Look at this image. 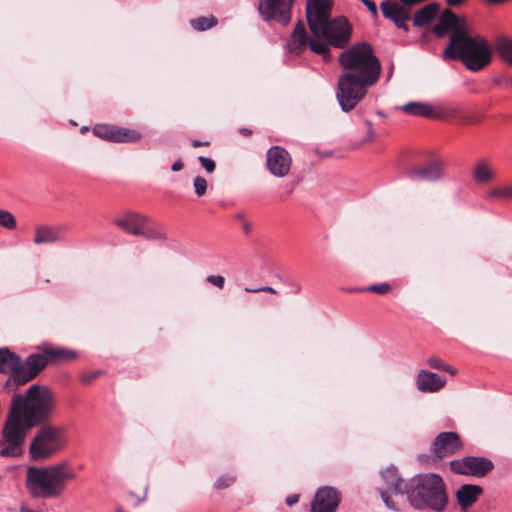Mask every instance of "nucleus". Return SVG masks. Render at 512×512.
<instances>
[{
    "mask_svg": "<svg viewBox=\"0 0 512 512\" xmlns=\"http://www.w3.org/2000/svg\"><path fill=\"white\" fill-rule=\"evenodd\" d=\"M55 407V395L46 386L33 384L25 393H14L2 431L0 455H19L29 430L36 426L41 427L29 446L32 460L45 461L64 450L68 445L66 427L47 423Z\"/></svg>",
    "mask_w": 512,
    "mask_h": 512,
    "instance_id": "f257e3e1",
    "label": "nucleus"
},
{
    "mask_svg": "<svg viewBox=\"0 0 512 512\" xmlns=\"http://www.w3.org/2000/svg\"><path fill=\"white\" fill-rule=\"evenodd\" d=\"M343 71L339 75L336 97L344 112L361 102L369 87L380 78L382 66L368 42H359L344 50L338 58Z\"/></svg>",
    "mask_w": 512,
    "mask_h": 512,
    "instance_id": "f03ea898",
    "label": "nucleus"
},
{
    "mask_svg": "<svg viewBox=\"0 0 512 512\" xmlns=\"http://www.w3.org/2000/svg\"><path fill=\"white\" fill-rule=\"evenodd\" d=\"M76 472L69 461H60L47 466H29L25 474V488L35 499L54 500L61 498Z\"/></svg>",
    "mask_w": 512,
    "mask_h": 512,
    "instance_id": "7ed1b4c3",
    "label": "nucleus"
},
{
    "mask_svg": "<svg viewBox=\"0 0 512 512\" xmlns=\"http://www.w3.org/2000/svg\"><path fill=\"white\" fill-rule=\"evenodd\" d=\"M407 500L415 509L442 512L448 504L446 484L435 473L419 474L405 485Z\"/></svg>",
    "mask_w": 512,
    "mask_h": 512,
    "instance_id": "20e7f679",
    "label": "nucleus"
},
{
    "mask_svg": "<svg viewBox=\"0 0 512 512\" xmlns=\"http://www.w3.org/2000/svg\"><path fill=\"white\" fill-rule=\"evenodd\" d=\"M443 60H460L470 71H480L486 67L492 59L490 45L480 35H472L468 28L464 36H461L449 55L442 53Z\"/></svg>",
    "mask_w": 512,
    "mask_h": 512,
    "instance_id": "39448f33",
    "label": "nucleus"
},
{
    "mask_svg": "<svg viewBox=\"0 0 512 512\" xmlns=\"http://www.w3.org/2000/svg\"><path fill=\"white\" fill-rule=\"evenodd\" d=\"M323 32H311V34L318 39V42H313L311 51L323 57L328 61L331 57L330 48L344 49L348 47L353 28L348 19L344 16H338L330 19L322 24Z\"/></svg>",
    "mask_w": 512,
    "mask_h": 512,
    "instance_id": "423d86ee",
    "label": "nucleus"
},
{
    "mask_svg": "<svg viewBox=\"0 0 512 512\" xmlns=\"http://www.w3.org/2000/svg\"><path fill=\"white\" fill-rule=\"evenodd\" d=\"M438 16L432 31L438 38H443L450 34L449 43L443 51L446 55H449L452 47L455 46L461 36H464L469 25L465 17L456 15L449 8L444 9Z\"/></svg>",
    "mask_w": 512,
    "mask_h": 512,
    "instance_id": "0eeeda50",
    "label": "nucleus"
},
{
    "mask_svg": "<svg viewBox=\"0 0 512 512\" xmlns=\"http://www.w3.org/2000/svg\"><path fill=\"white\" fill-rule=\"evenodd\" d=\"M463 447L460 436L453 431L439 433L430 445V456H419L420 461L441 460L457 453Z\"/></svg>",
    "mask_w": 512,
    "mask_h": 512,
    "instance_id": "6e6552de",
    "label": "nucleus"
},
{
    "mask_svg": "<svg viewBox=\"0 0 512 512\" xmlns=\"http://www.w3.org/2000/svg\"><path fill=\"white\" fill-rule=\"evenodd\" d=\"M451 471L456 474L482 478L493 470V462L485 457L466 456L449 463Z\"/></svg>",
    "mask_w": 512,
    "mask_h": 512,
    "instance_id": "1a4fd4ad",
    "label": "nucleus"
},
{
    "mask_svg": "<svg viewBox=\"0 0 512 512\" xmlns=\"http://www.w3.org/2000/svg\"><path fill=\"white\" fill-rule=\"evenodd\" d=\"M295 0H259L258 11L263 20H274L287 25Z\"/></svg>",
    "mask_w": 512,
    "mask_h": 512,
    "instance_id": "9d476101",
    "label": "nucleus"
},
{
    "mask_svg": "<svg viewBox=\"0 0 512 512\" xmlns=\"http://www.w3.org/2000/svg\"><path fill=\"white\" fill-rule=\"evenodd\" d=\"M382 479L385 488L379 489L380 496L385 505L391 510H398L396 502L392 500V496H403L406 494L405 485L407 483L398 475L395 468H387L382 472Z\"/></svg>",
    "mask_w": 512,
    "mask_h": 512,
    "instance_id": "9b49d317",
    "label": "nucleus"
},
{
    "mask_svg": "<svg viewBox=\"0 0 512 512\" xmlns=\"http://www.w3.org/2000/svg\"><path fill=\"white\" fill-rule=\"evenodd\" d=\"M333 0H307L306 18L310 32H323L322 24L332 19Z\"/></svg>",
    "mask_w": 512,
    "mask_h": 512,
    "instance_id": "f8f14e48",
    "label": "nucleus"
},
{
    "mask_svg": "<svg viewBox=\"0 0 512 512\" xmlns=\"http://www.w3.org/2000/svg\"><path fill=\"white\" fill-rule=\"evenodd\" d=\"M21 367V358L9 350L7 347L0 348V373H9V378L2 386L4 393L15 392L17 389L19 368Z\"/></svg>",
    "mask_w": 512,
    "mask_h": 512,
    "instance_id": "ddd939ff",
    "label": "nucleus"
},
{
    "mask_svg": "<svg viewBox=\"0 0 512 512\" xmlns=\"http://www.w3.org/2000/svg\"><path fill=\"white\" fill-rule=\"evenodd\" d=\"M340 502L341 494L337 489L320 487L311 502V512H336Z\"/></svg>",
    "mask_w": 512,
    "mask_h": 512,
    "instance_id": "4468645a",
    "label": "nucleus"
},
{
    "mask_svg": "<svg viewBox=\"0 0 512 512\" xmlns=\"http://www.w3.org/2000/svg\"><path fill=\"white\" fill-rule=\"evenodd\" d=\"M292 159L289 152L280 146H273L267 151V167L276 177H285L291 168Z\"/></svg>",
    "mask_w": 512,
    "mask_h": 512,
    "instance_id": "2eb2a0df",
    "label": "nucleus"
},
{
    "mask_svg": "<svg viewBox=\"0 0 512 512\" xmlns=\"http://www.w3.org/2000/svg\"><path fill=\"white\" fill-rule=\"evenodd\" d=\"M47 364L48 362L44 352L42 354H31L24 362L21 360V367L17 375V388L35 379Z\"/></svg>",
    "mask_w": 512,
    "mask_h": 512,
    "instance_id": "dca6fc26",
    "label": "nucleus"
},
{
    "mask_svg": "<svg viewBox=\"0 0 512 512\" xmlns=\"http://www.w3.org/2000/svg\"><path fill=\"white\" fill-rule=\"evenodd\" d=\"M380 9L386 19L391 20L394 24L404 31L409 30L407 21L410 20V8L396 2L395 0H385L380 4Z\"/></svg>",
    "mask_w": 512,
    "mask_h": 512,
    "instance_id": "f3484780",
    "label": "nucleus"
},
{
    "mask_svg": "<svg viewBox=\"0 0 512 512\" xmlns=\"http://www.w3.org/2000/svg\"><path fill=\"white\" fill-rule=\"evenodd\" d=\"M445 163L441 160L430 161L423 165L413 167L408 172V177L414 181L434 182L442 179Z\"/></svg>",
    "mask_w": 512,
    "mask_h": 512,
    "instance_id": "a211bd4d",
    "label": "nucleus"
},
{
    "mask_svg": "<svg viewBox=\"0 0 512 512\" xmlns=\"http://www.w3.org/2000/svg\"><path fill=\"white\" fill-rule=\"evenodd\" d=\"M313 42H318V39L313 35L310 37L306 31L304 23L298 22L292 32L288 43V49L291 53L300 54L307 48L311 50Z\"/></svg>",
    "mask_w": 512,
    "mask_h": 512,
    "instance_id": "6ab92c4d",
    "label": "nucleus"
},
{
    "mask_svg": "<svg viewBox=\"0 0 512 512\" xmlns=\"http://www.w3.org/2000/svg\"><path fill=\"white\" fill-rule=\"evenodd\" d=\"M148 218L144 215L127 212L115 219L114 223L126 233L139 236Z\"/></svg>",
    "mask_w": 512,
    "mask_h": 512,
    "instance_id": "aec40b11",
    "label": "nucleus"
},
{
    "mask_svg": "<svg viewBox=\"0 0 512 512\" xmlns=\"http://www.w3.org/2000/svg\"><path fill=\"white\" fill-rule=\"evenodd\" d=\"M446 384V378L426 370L419 371L416 386L420 392L434 393L442 389Z\"/></svg>",
    "mask_w": 512,
    "mask_h": 512,
    "instance_id": "412c9836",
    "label": "nucleus"
},
{
    "mask_svg": "<svg viewBox=\"0 0 512 512\" xmlns=\"http://www.w3.org/2000/svg\"><path fill=\"white\" fill-rule=\"evenodd\" d=\"M399 109L408 115L429 119H442L446 116L442 111H438L432 105L423 102H408L400 106Z\"/></svg>",
    "mask_w": 512,
    "mask_h": 512,
    "instance_id": "4be33fe9",
    "label": "nucleus"
},
{
    "mask_svg": "<svg viewBox=\"0 0 512 512\" xmlns=\"http://www.w3.org/2000/svg\"><path fill=\"white\" fill-rule=\"evenodd\" d=\"M64 226L40 225L35 228L33 242L36 245L64 241Z\"/></svg>",
    "mask_w": 512,
    "mask_h": 512,
    "instance_id": "5701e85b",
    "label": "nucleus"
},
{
    "mask_svg": "<svg viewBox=\"0 0 512 512\" xmlns=\"http://www.w3.org/2000/svg\"><path fill=\"white\" fill-rule=\"evenodd\" d=\"M440 9V4L437 2H430L418 9L412 17L413 26L422 28L431 24L440 14Z\"/></svg>",
    "mask_w": 512,
    "mask_h": 512,
    "instance_id": "b1692460",
    "label": "nucleus"
},
{
    "mask_svg": "<svg viewBox=\"0 0 512 512\" xmlns=\"http://www.w3.org/2000/svg\"><path fill=\"white\" fill-rule=\"evenodd\" d=\"M481 493L482 488L480 486L465 484L458 489L456 497L459 505L462 508H467L476 502Z\"/></svg>",
    "mask_w": 512,
    "mask_h": 512,
    "instance_id": "393cba45",
    "label": "nucleus"
},
{
    "mask_svg": "<svg viewBox=\"0 0 512 512\" xmlns=\"http://www.w3.org/2000/svg\"><path fill=\"white\" fill-rule=\"evenodd\" d=\"M472 176L476 183L484 184L494 179L495 171L491 166L490 161L483 158L476 162L473 168Z\"/></svg>",
    "mask_w": 512,
    "mask_h": 512,
    "instance_id": "a878e982",
    "label": "nucleus"
},
{
    "mask_svg": "<svg viewBox=\"0 0 512 512\" xmlns=\"http://www.w3.org/2000/svg\"><path fill=\"white\" fill-rule=\"evenodd\" d=\"M142 135L134 129L113 126L109 141L114 143H135L140 141Z\"/></svg>",
    "mask_w": 512,
    "mask_h": 512,
    "instance_id": "bb28decb",
    "label": "nucleus"
},
{
    "mask_svg": "<svg viewBox=\"0 0 512 512\" xmlns=\"http://www.w3.org/2000/svg\"><path fill=\"white\" fill-rule=\"evenodd\" d=\"M189 23L195 31L203 32L217 26L218 19L214 15L200 16L191 19Z\"/></svg>",
    "mask_w": 512,
    "mask_h": 512,
    "instance_id": "cd10ccee",
    "label": "nucleus"
},
{
    "mask_svg": "<svg viewBox=\"0 0 512 512\" xmlns=\"http://www.w3.org/2000/svg\"><path fill=\"white\" fill-rule=\"evenodd\" d=\"M495 48L505 61L512 64V38L499 36L496 39Z\"/></svg>",
    "mask_w": 512,
    "mask_h": 512,
    "instance_id": "c85d7f7f",
    "label": "nucleus"
},
{
    "mask_svg": "<svg viewBox=\"0 0 512 512\" xmlns=\"http://www.w3.org/2000/svg\"><path fill=\"white\" fill-rule=\"evenodd\" d=\"M44 354L46 356L47 362L71 360L76 358L75 352L63 348H48L44 350Z\"/></svg>",
    "mask_w": 512,
    "mask_h": 512,
    "instance_id": "c756f323",
    "label": "nucleus"
},
{
    "mask_svg": "<svg viewBox=\"0 0 512 512\" xmlns=\"http://www.w3.org/2000/svg\"><path fill=\"white\" fill-rule=\"evenodd\" d=\"M487 198L502 201L512 200V183L503 184L491 189L487 194Z\"/></svg>",
    "mask_w": 512,
    "mask_h": 512,
    "instance_id": "7c9ffc66",
    "label": "nucleus"
},
{
    "mask_svg": "<svg viewBox=\"0 0 512 512\" xmlns=\"http://www.w3.org/2000/svg\"><path fill=\"white\" fill-rule=\"evenodd\" d=\"M139 236H143L149 240L165 241L167 239L166 233L157 226H150L148 222L145 223Z\"/></svg>",
    "mask_w": 512,
    "mask_h": 512,
    "instance_id": "2f4dec72",
    "label": "nucleus"
},
{
    "mask_svg": "<svg viewBox=\"0 0 512 512\" xmlns=\"http://www.w3.org/2000/svg\"><path fill=\"white\" fill-rule=\"evenodd\" d=\"M391 287L388 283L373 284L364 288L351 289V292H373L379 295H385L389 293Z\"/></svg>",
    "mask_w": 512,
    "mask_h": 512,
    "instance_id": "473e14b6",
    "label": "nucleus"
},
{
    "mask_svg": "<svg viewBox=\"0 0 512 512\" xmlns=\"http://www.w3.org/2000/svg\"><path fill=\"white\" fill-rule=\"evenodd\" d=\"M113 126L110 124H97L93 127V134L98 138L109 141L110 135L113 131Z\"/></svg>",
    "mask_w": 512,
    "mask_h": 512,
    "instance_id": "72a5a7b5",
    "label": "nucleus"
},
{
    "mask_svg": "<svg viewBox=\"0 0 512 512\" xmlns=\"http://www.w3.org/2000/svg\"><path fill=\"white\" fill-rule=\"evenodd\" d=\"M0 225L6 229L12 230L16 227V219L11 212L0 209Z\"/></svg>",
    "mask_w": 512,
    "mask_h": 512,
    "instance_id": "f704fd0d",
    "label": "nucleus"
},
{
    "mask_svg": "<svg viewBox=\"0 0 512 512\" xmlns=\"http://www.w3.org/2000/svg\"><path fill=\"white\" fill-rule=\"evenodd\" d=\"M193 186H194L195 193L199 197L203 196L207 191V181L202 176H197L194 178Z\"/></svg>",
    "mask_w": 512,
    "mask_h": 512,
    "instance_id": "c9c22d12",
    "label": "nucleus"
},
{
    "mask_svg": "<svg viewBox=\"0 0 512 512\" xmlns=\"http://www.w3.org/2000/svg\"><path fill=\"white\" fill-rule=\"evenodd\" d=\"M234 482H235V476L222 475L216 480L214 486L216 489H225V488H228L230 485H232Z\"/></svg>",
    "mask_w": 512,
    "mask_h": 512,
    "instance_id": "e433bc0d",
    "label": "nucleus"
},
{
    "mask_svg": "<svg viewBox=\"0 0 512 512\" xmlns=\"http://www.w3.org/2000/svg\"><path fill=\"white\" fill-rule=\"evenodd\" d=\"M365 126H366V136L362 139L361 145L373 141V139L375 137V131L373 129L372 122L369 120H366Z\"/></svg>",
    "mask_w": 512,
    "mask_h": 512,
    "instance_id": "4c0bfd02",
    "label": "nucleus"
},
{
    "mask_svg": "<svg viewBox=\"0 0 512 512\" xmlns=\"http://www.w3.org/2000/svg\"><path fill=\"white\" fill-rule=\"evenodd\" d=\"M198 160H199L201 166L208 173H212L215 170L216 165H215V162L212 159L204 157V156H200V157H198Z\"/></svg>",
    "mask_w": 512,
    "mask_h": 512,
    "instance_id": "58836bf2",
    "label": "nucleus"
},
{
    "mask_svg": "<svg viewBox=\"0 0 512 512\" xmlns=\"http://www.w3.org/2000/svg\"><path fill=\"white\" fill-rule=\"evenodd\" d=\"M206 281L219 289H222L224 287L225 279L221 275H209L206 278Z\"/></svg>",
    "mask_w": 512,
    "mask_h": 512,
    "instance_id": "ea45409f",
    "label": "nucleus"
},
{
    "mask_svg": "<svg viewBox=\"0 0 512 512\" xmlns=\"http://www.w3.org/2000/svg\"><path fill=\"white\" fill-rule=\"evenodd\" d=\"M428 365L432 369L442 370L445 363L437 356H432L428 359Z\"/></svg>",
    "mask_w": 512,
    "mask_h": 512,
    "instance_id": "a19ab883",
    "label": "nucleus"
},
{
    "mask_svg": "<svg viewBox=\"0 0 512 512\" xmlns=\"http://www.w3.org/2000/svg\"><path fill=\"white\" fill-rule=\"evenodd\" d=\"M361 2L367 7L373 17L378 16L377 6L372 0H361Z\"/></svg>",
    "mask_w": 512,
    "mask_h": 512,
    "instance_id": "79ce46f5",
    "label": "nucleus"
},
{
    "mask_svg": "<svg viewBox=\"0 0 512 512\" xmlns=\"http://www.w3.org/2000/svg\"><path fill=\"white\" fill-rule=\"evenodd\" d=\"M100 374V372H89V373H86L82 376V382L84 383H90L92 382L94 379H96L98 377V375Z\"/></svg>",
    "mask_w": 512,
    "mask_h": 512,
    "instance_id": "37998d69",
    "label": "nucleus"
},
{
    "mask_svg": "<svg viewBox=\"0 0 512 512\" xmlns=\"http://www.w3.org/2000/svg\"><path fill=\"white\" fill-rule=\"evenodd\" d=\"M298 501H299V496H298V495H296V494L289 495V496L286 498V504H287L288 506H292V505L296 504Z\"/></svg>",
    "mask_w": 512,
    "mask_h": 512,
    "instance_id": "c03bdc74",
    "label": "nucleus"
},
{
    "mask_svg": "<svg viewBox=\"0 0 512 512\" xmlns=\"http://www.w3.org/2000/svg\"><path fill=\"white\" fill-rule=\"evenodd\" d=\"M449 7H458L464 4L467 0H445Z\"/></svg>",
    "mask_w": 512,
    "mask_h": 512,
    "instance_id": "a18cd8bd",
    "label": "nucleus"
},
{
    "mask_svg": "<svg viewBox=\"0 0 512 512\" xmlns=\"http://www.w3.org/2000/svg\"><path fill=\"white\" fill-rule=\"evenodd\" d=\"M255 291H259V292H268V293H272V294H275L277 293L276 290L270 286H263V287H260V288H255Z\"/></svg>",
    "mask_w": 512,
    "mask_h": 512,
    "instance_id": "49530a36",
    "label": "nucleus"
},
{
    "mask_svg": "<svg viewBox=\"0 0 512 512\" xmlns=\"http://www.w3.org/2000/svg\"><path fill=\"white\" fill-rule=\"evenodd\" d=\"M183 168V163L181 160H177L176 162H174L171 166V170L174 171V172H178L180 171L181 169Z\"/></svg>",
    "mask_w": 512,
    "mask_h": 512,
    "instance_id": "de8ad7c7",
    "label": "nucleus"
},
{
    "mask_svg": "<svg viewBox=\"0 0 512 512\" xmlns=\"http://www.w3.org/2000/svg\"><path fill=\"white\" fill-rule=\"evenodd\" d=\"M242 228L245 234H249L251 231V224L248 221H243Z\"/></svg>",
    "mask_w": 512,
    "mask_h": 512,
    "instance_id": "09e8293b",
    "label": "nucleus"
},
{
    "mask_svg": "<svg viewBox=\"0 0 512 512\" xmlns=\"http://www.w3.org/2000/svg\"><path fill=\"white\" fill-rule=\"evenodd\" d=\"M442 370L448 372L451 375H455L456 374V370L452 366L447 365V364L444 365Z\"/></svg>",
    "mask_w": 512,
    "mask_h": 512,
    "instance_id": "8fccbe9b",
    "label": "nucleus"
},
{
    "mask_svg": "<svg viewBox=\"0 0 512 512\" xmlns=\"http://www.w3.org/2000/svg\"><path fill=\"white\" fill-rule=\"evenodd\" d=\"M208 145H209V142H201L199 140L192 141L193 147H201V146H208Z\"/></svg>",
    "mask_w": 512,
    "mask_h": 512,
    "instance_id": "3c124183",
    "label": "nucleus"
},
{
    "mask_svg": "<svg viewBox=\"0 0 512 512\" xmlns=\"http://www.w3.org/2000/svg\"><path fill=\"white\" fill-rule=\"evenodd\" d=\"M239 132L244 136H250L252 134V131L248 128H241Z\"/></svg>",
    "mask_w": 512,
    "mask_h": 512,
    "instance_id": "603ef678",
    "label": "nucleus"
},
{
    "mask_svg": "<svg viewBox=\"0 0 512 512\" xmlns=\"http://www.w3.org/2000/svg\"><path fill=\"white\" fill-rule=\"evenodd\" d=\"M19 512H39V511L34 510V509H32V508H28V507H26V506L22 505V506L20 507V509H19Z\"/></svg>",
    "mask_w": 512,
    "mask_h": 512,
    "instance_id": "864d4df0",
    "label": "nucleus"
},
{
    "mask_svg": "<svg viewBox=\"0 0 512 512\" xmlns=\"http://www.w3.org/2000/svg\"><path fill=\"white\" fill-rule=\"evenodd\" d=\"M505 85L512 86V77H509V78L505 79Z\"/></svg>",
    "mask_w": 512,
    "mask_h": 512,
    "instance_id": "5fc2aeb1",
    "label": "nucleus"
},
{
    "mask_svg": "<svg viewBox=\"0 0 512 512\" xmlns=\"http://www.w3.org/2000/svg\"><path fill=\"white\" fill-rule=\"evenodd\" d=\"M236 219H237L238 221H241L242 223H243V221H246V220L244 219V215H243V214H238V215H236Z\"/></svg>",
    "mask_w": 512,
    "mask_h": 512,
    "instance_id": "6e6d98bb",
    "label": "nucleus"
},
{
    "mask_svg": "<svg viewBox=\"0 0 512 512\" xmlns=\"http://www.w3.org/2000/svg\"><path fill=\"white\" fill-rule=\"evenodd\" d=\"M145 497H146V490L144 491V494L142 497L137 498V503H140L141 501H143L145 499Z\"/></svg>",
    "mask_w": 512,
    "mask_h": 512,
    "instance_id": "4d7b16f0",
    "label": "nucleus"
},
{
    "mask_svg": "<svg viewBox=\"0 0 512 512\" xmlns=\"http://www.w3.org/2000/svg\"><path fill=\"white\" fill-rule=\"evenodd\" d=\"M245 291L246 292H253V293H258L259 292V291H255V289H251V288H248V287L245 288Z\"/></svg>",
    "mask_w": 512,
    "mask_h": 512,
    "instance_id": "13d9d810",
    "label": "nucleus"
},
{
    "mask_svg": "<svg viewBox=\"0 0 512 512\" xmlns=\"http://www.w3.org/2000/svg\"><path fill=\"white\" fill-rule=\"evenodd\" d=\"M300 291V287L297 286L295 292L298 293Z\"/></svg>",
    "mask_w": 512,
    "mask_h": 512,
    "instance_id": "bf43d9fd",
    "label": "nucleus"
}]
</instances>
